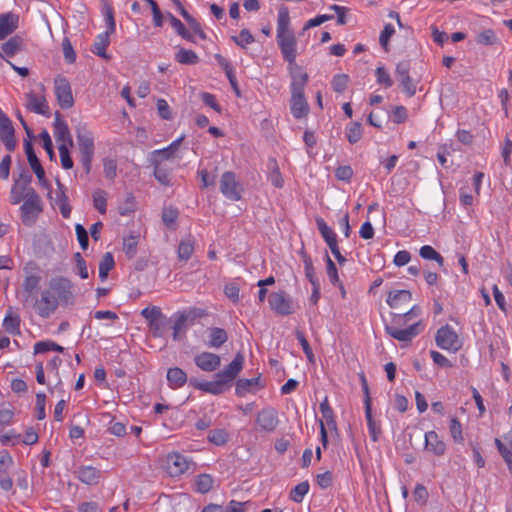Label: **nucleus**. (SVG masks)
<instances>
[{
  "label": "nucleus",
  "mask_w": 512,
  "mask_h": 512,
  "mask_svg": "<svg viewBox=\"0 0 512 512\" xmlns=\"http://www.w3.org/2000/svg\"><path fill=\"white\" fill-rule=\"evenodd\" d=\"M244 363V357L241 353H237L233 361L227 365L222 371L218 372L216 380L214 381H199L196 378H190L189 384L203 392L210 393L213 395H220L224 393L229 387L232 381L242 370Z\"/></svg>",
  "instance_id": "f257e3e1"
},
{
  "label": "nucleus",
  "mask_w": 512,
  "mask_h": 512,
  "mask_svg": "<svg viewBox=\"0 0 512 512\" xmlns=\"http://www.w3.org/2000/svg\"><path fill=\"white\" fill-rule=\"evenodd\" d=\"M295 69L297 73L293 72L292 76L290 109L296 119H301L306 117L309 112V105L304 96V88L308 82V74L304 72L301 67H295Z\"/></svg>",
  "instance_id": "f03ea898"
},
{
  "label": "nucleus",
  "mask_w": 512,
  "mask_h": 512,
  "mask_svg": "<svg viewBox=\"0 0 512 512\" xmlns=\"http://www.w3.org/2000/svg\"><path fill=\"white\" fill-rule=\"evenodd\" d=\"M42 282V270L35 261H28L23 266V281L21 284V302L23 307H30L33 298Z\"/></svg>",
  "instance_id": "7ed1b4c3"
},
{
  "label": "nucleus",
  "mask_w": 512,
  "mask_h": 512,
  "mask_svg": "<svg viewBox=\"0 0 512 512\" xmlns=\"http://www.w3.org/2000/svg\"><path fill=\"white\" fill-rule=\"evenodd\" d=\"M76 134L81 156L80 160L86 174H89L95 150L93 135L85 127H77Z\"/></svg>",
  "instance_id": "20e7f679"
},
{
  "label": "nucleus",
  "mask_w": 512,
  "mask_h": 512,
  "mask_svg": "<svg viewBox=\"0 0 512 512\" xmlns=\"http://www.w3.org/2000/svg\"><path fill=\"white\" fill-rule=\"evenodd\" d=\"M48 288L56 296L59 305L73 304V284L69 279L62 276L54 277L49 281Z\"/></svg>",
  "instance_id": "39448f33"
},
{
  "label": "nucleus",
  "mask_w": 512,
  "mask_h": 512,
  "mask_svg": "<svg viewBox=\"0 0 512 512\" xmlns=\"http://www.w3.org/2000/svg\"><path fill=\"white\" fill-rule=\"evenodd\" d=\"M30 306H32L36 313L41 318H49L58 308L59 304L56 300V296L47 287L40 293V298L35 296Z\"/></svg>",
  "instance_id": "423d86ee"
},
{
  "label": "nucleus",
  "mask_w": 512,
  "mask_h": 512,
  "mask_svg": "<svg viewBox=\"0 0 512 512\" xmlns=\"http://www.w3.org/2000/svg\"><path fill=\"white\" fill-rule=\"evenodd\" d=\"M42 210L43 206L40 196L36 192H30L29 198L24 200L20 207L23 224L26 226L33 225Z\"/></svg>",
  "instance_id": "0eeeda50"
},
{
  "label": "nucleus",
  "mask_w": 512,
  "mask_h": 512,
  "mask_svg": "<svg viewBox=\"0 0 512 512\" xmlns=\"http://www.w3.org/2000/svg\"><path fill=\"white\" fill-rule=\"evenodd\" d=\"M435 341L439 348L457 352L462 347V341L458 334L449 326L445 325L438 329L435 335Z\"/></svg>",
  "instance_id": "6e6552de"
},
{
  "label": "nucleus",
  "mask_w": 512,
  "mask_h": 512,
  "mask_svg": "<svg viewBox=\"0 0 512 512\" xmlns=\"http://www.w3.org/2000/svg\"><path fill=\"white\" fill-rule=\"evenodd\" d=\"M278 45L283 54L284 59L289 63L291 76L293 72L297 73L295 67H299L296 63L297 57V41L294 34L283 35L277 38Z\"/></svg>",
  "instance_id": "1a4fd4ad"
},
{
  "label": "nucleus",
  "mask_w": 512,
  "mask_h": 512,
  "mask_svg": "<svg viewBox=\"0 0 512 512\" xmlns=\"http://www.w3.org/2000/svg\"><path fill=\"white\" fill-rule=\"evenodd\" d=\"M55 95L58 104L62 109H69L74 105L71 85L69 81L62 76H57L54 81Z\"/></svg>",
  "instance_id": "9d476101"
},
{
  "label": "nucleus",
  "mask_w": 512,
  "mask_h": 512,
  "mask_svg": "<svg viewBox=\"0 0 512 512\" xmlns=\"http://www.w3.org/2000/svg\"><path fill=\"white\" fill-rule=\"evenodd\" d=\"M271 309L278 315L287 316L293 313V303L285 291L273 292L268 298Z\"/></svg>",
  "instance_id": "9b49d317"
},
{
  "label": "nucleus",
  "mask_w": 512,
  "mask_h": 512,
  "mask_svg": "<svg viewBox=\"0 0 512 512\" xmlns=\"http://www.w3.org/2000/svg\"><path fill=\"white\" fill-rule=\"evenodd\" d=\"M0 138L9 152L16 148L15 129L11 120L0 109Z\"/></svg>",
  "instance_id": "f8f14e48"
},
{
  "label": "nucleus",
  "mask_w": 512,
  "mask_h": 512,
  "mask_svg": "<svg viewBox=\"0 0 512 512\" xmlns=\"http://www.w3.org/2000/svg\"><path fill=\"white\" fill-rule=\"evenodd\" d=\"M220 191L228 199L239 201L241 193L238 190V182L235 174L231 171L224 172L220 179Z\"/></svg>",
  "instance_id": "ddd939ff"
},
{
  "label": "nucleus",
  "mask_w": 512,
  "mask_h": 512,
  "mask_svg": "<svg viewBox=\"0 0 512 512\" xmlns=\"http://www.w3.org/2000/svg\"><path fill=\"white\" fill-rule=\"evenodd\" d=\"M204 315V311L201 309L193 308L187 311L178 312L175 315V321L173 324V339L176 341L179 339V333L185 329L187 322H193L197 317Z\"/></svg>",
  "instance_id": "4468645a"
},
{
  "label": "nucleus",
  "mask_w": 512,
  "mask_h": 512,
  "mask_svg": "<svg viewBox=\"0 0 512 512\" xmlns=\"http://www.w3.org/2000/svg\"><path fill=\"white\" fill-rule=\"evenodd\" d=\"M410 64L408 61H401L396 66V75L403 91L409 97H413L416 94V85L409 75Z\"/></svg>",
  "instance_id": "2eb2a0df"
},
{
  "label": "nucleus",
  "mask_w": 512,
  "mask_h": 512,
  "mask_svg": "<svg viewBox=\"0 0 512 512\" xmlns=\"http://www.w3.org/2000/svg\"><path fill=\"white\" fill-rule=\"evenodd\" d=\"M24 149H25V153L27 155V160L29 162L31 169L36 174V177L39 180V183L41 185L45 186L47 184V180L45 177V171H44L38 157L35 154L33 144L30 140H24Z\"/></svg>",
  "instance_id": "dca6fc26"
},
{
  "label": "nucleus",
  "mask_w": 512,
  "mask_h": 512,
  "mask_svg": "<svg viewBox=\"0 0 512 512\" xmlns=\"http://www.w3.org/2000/svg\"><path fill=\"white\" fill-rule=\"evenodd\" d=\"M166 464L167 471L172 477L182 475L189 468V462L186 457L178 453L169 454Z\"/></svg>",
  "instance_id": "f3484780"
},
{
  "label": "nucleus",
  "mask_w": 512,
  "mask_h": 512,
  "mask_svg": "<svg viewBox=\"0 0 512 512\" xmlns=\"http://www.w3.org/2000/svg\"><path fill=\"white\" fill-rule=\"evenodd\" d=\"M194 362L201 370L213 372L219 368L221 358L219 355L211 352H202L195 356Z\"/></svg>",
  "instance_id": "a211bd4d"
},
{
  "label": "nucleus",
  "mask_w": 512,
  "mask_h": 512,
  "mask_svg": "<svg viewBox=\"0 0 512 512\" xmlns=\"http://www.w3.org/2000/svg\"><path fill=\"white\" fill-rule=\"evenodd\" d=\"M421 322L410 325L406 329H398L392 326H386V332L394 339L401 342H410L416 335L419 334V327Z\"/></svg>",
  "instance_id": "6ab92c4d"
},
{
  "label": "nucleus",
  "mask_w": 512,
  "mask_h": 512,
  "mask_svg": "<svg viewBox=\"0 0 512 512\" xmlns=\"http://www.w3.org/2000/svg\"><path fill=\"white\" fill-rule=\"evenodd\" d=\"M183 139L184 136H181L180 138L173 141L168 147L153 151L150 156L151 164L160 165L163 161L171 159L175 152L178 150Z\"/></svg>",
  "instance_id": "aec40b11"
},
{
  "label": "nucleus",
  "mask_w": 512,
  "mask_h": 512,
  "mask_svg": "<svg viewBox=\"0 0 512 512\" xmlns=\"http://www.w3.org/2000/svg\"><path fill=\"white\" fill-rule=\"evenodd\" d=\"M256 422L264 431H273L278 424L277 412L273 408L261 410L256 417Z\"/></svg>",
  "instance_id": "412c9836"
},
{
  "label": "nucleus",
  "mask_w": 512,
  "mask_h": 512,
  "mask_svg": "<svg viewBox=\"0 0 512 512\" xmlns=\"http://www.w3.org/2000/svg\"><path fill=\"white\" fill-rule=\"evenodd\" d=\"M19 24V16L12 12L4 13L0 15V40L5 39L11 35Z\"/></svg>",
  "instance_id": "4be33fe9"
},
{
  "label": "nucleus",
  "mask_w": 512,
  "mask_h": 512,
  "mask_svg": "<svg viewBox=\"0 0 512 512\" xmlns=\"http://www.w3.org/2000/svg\"><path fill=\"white\" fill-rule=\"evenodd\" d=\"M54 133L56 140L61 142L60 144L73 146V139L71 137L68 125L65 121L61 120L59 112L55 113Z\"/></svg>",
  "instance_id": "5701e85b"
},
{
  "label": "nucleus",
  "mask_w": 512,
  "mask_h": 512,
  "mask_svg": "<svg viewBox=\"0 0 512 512\" xmlns=\"http://www.w3.org/2000/svg\"><path fill=\"white\" fill-rule=\"evenodd\" d=\"M26 107L30 111L40 115H48L49 107L46 103L44 96H37L34 92H29L26 96Z\"/></svg>",
  "instance_id": "b1692460"
},
{
  "label": "nucleus",
  "mask_w": 512,
  "mask_h": 512,
  "mask_svg": "<svg viewBox=\"0 0 512 512\" xmlns=\"http://www.w3.org/2000/svg\"><path fill=\"white\" fill-rule=\"evenodd\" d=\"M412 294L409 290L391 291L387 298V303L391 308L401 310L402 304H409Z\"/></svg>",
  "instance_id": "393cba45"
},
{
  "label": "nucleus",
  "mask_w": 512,
  "mask_h": 512,
  "mask_svg": "<svg viewBox=\"0 0 512 512\" xmlns=\"http://www.w3.org/2000/svg\"><path fill=\"white\" fill-rule=\"evenodd\" d=\"M425 445L429 451L438 456L443 455L446 449L445 443L439 439L435 431H429L425 434Z\"/></svg>",
  "instance_id": "a878e982"
},
{
  "label": "nucleus",
  "mask_w": 512,
  "mask_h": 512,
  "mask_svg": "<svg viewBox=\"0 0 512 512\" xmlns=\"http://www.w3.org/2000/svg\"><path fill=\"white\" fill-rule=\"evenodd\" d=\"M100 476V470L92 466L80 467L78 470V479L87 485H96Z\"/></svg>",
  "instance_id": "bb28decb"
},
{
  "label": "nucleus",
  "mask_w": 512,
  "mask_h": 512,
  "mask_svg": "<svg viewBox=\"0 0 512 512\" xmlns=\"http://www.w3.org/2000/svg\"><path fill=\"white\" fill-rule=\"evenodd\" d=\"M167 380L172 389H178L186 384L188 378L187 374L181 368L173 367L169 368L167 371Z\"/></svg>",
  "instance_id": "cd10ccee"
},
{
  "label": "nucleus",
  "mask_w": 512,
  "mask_h": 512,
  "mask_svg": "<svg viewBox=\"0 0 512 512\" xmlns=\"http://www.w3.org/2000/svg\"><path fill=\"white\" fill-rule=\"evenodd\" d=\"M30 192H36L31 186H24L15 183L11 187L10 201L13 205L19 204L22 200L29 198Z\"/></svg>",
  "instance_id": "c85d7f7f"
},
{
  "label": "nucleus",
  "mask_w": 512,
  "mask_h": 512,
  "mask_svg": "<svg viewBox=\"0 0 512 512\" xmlns=\"http://www.w3.org/2000/svg\"><path fill=\"white\" fill-rule=\"evenodd\" d=\"M24 49V40L21 36L15 35L11 37L8 41L3 43L2 51L3 55L6 57H13L18 52Z\"/></svg>",
  "instance_id": "c756f323"
},
{
  "label": "nucleus",
  "mask_w": 512,
  "mask_h": 512,
  "mask_svg": "<svg viewBox=\"0 0 512 512\" xmlns=\"http://www.w3.org/2000/svg\"><path fill=\"white\" fill-rule=\"evenodd\" d=\"M21 319L17 314L13 313V308L9 307L7 314L3 320L4 329L12 335L20 334Z\"/></svg>",
  "instance_id": "7c9ffc66"
},
{
  "label": "nucleus",
  "mask_w": 512,
  "mask_h": 512,
  "mask_svg": "<svg viewBox=\"0 0 512 512\" xmlns=\"http://www.w3.org/2000/svg\"><path fill=\"white\" fill-rule=\"evenodd\" d=\"M290 17L287 8H281L277 20V38L283 35L293 34L289 28Z\"/></svg>",
  "instance_id": "2f4dec72"
},
{
  "label": "nucleus",
  "mask_w": 512,
  "mask_h": 512,
  "mask_svg": "<svg viewBox=\"0 0 512 512\" xmlns=\"http://www.w3.org/2000/svg\"><path fill=\"white\" fill-rule=\"evenodd\" d=\"M318 230L329 247L337 244L335 232L326 224L322 218L316 220Z\"/></svg>",
  "instance_id": "473e14b6"
},
{
  "label": "nucleus",
  "mask_w": 512,
  "mask_h": 512,
  "mask_svg": "<svg viewBox=\"0 0 512 512\" xmlns=\"http://www.w3.org/2000/svg\"><path fill=\"white\" fill-rule=\"evenodd\" d=\"M109 34L108 33H102L97 36V39L94 43L93 52L100 56L101 58L105 60H109L110 56L106 53V47L109 45Z\"/></svg>",
  "instance_id": "72a5a7b5"
},
{
  "label": "nucleus",
  "mask_w": 512,
  "mask_h": 512,
  "mask_svg": "<svg viewBox=\"0 0 512 512\" xmlns=\"http://www.w3.org/2000/svg\"><path fill=\"white\" fill-rule=\"evenodd\" d=\"M214 479L210 474H200L195 479V490L198 493H208L213 488Z\"/></svg>",
  "instance_id": "f704fd0d"
},
{
  "label": "nucleus",
  "mask_w": 512,
  "mask_h": 512,
  "mask_svg": "<svg viewBox=\"0 0 512 512\" xmlns=\"http://www.w3.org/2000/svg\"><path fill=\"white\" fill-rule=\"evenodd\" d=\"M114 266L115 261L113 255L110 252H106L99 263V277L102 281L108 277L109 272Z\"/></svg>",
  "instance_id": "c9c22d12"
},
{
  "label": "nucleus",
  "mask_w": 512,
  "mask_h": 512,
  "mask_svg": "<svg viewBox=\"0 0 512 512\" xmlns=\"http://www.w3.org/2000/svg\"><path fill=\"white\" fill-rule=\"evenodd\" d=\"M259 383V377L251 378V379H239L236 383V394L240 397H243L249 392L253 391V388L256 387Z\"/></svg>",
  "instance_id": "e433bc0d"
},
{
  "label": "nucleus",
  "mask_w": 512,
  "mask_h": 512,
  "mask_svg": "<svg viewBox=\"0 0 512 512\" xmlns=\"http://www.w3.org/2000/svg\"><path fill=\"white\" fill-rule=\"evenodd\" d=\"M168 18L172 27L176 30L179 36L187 41L195 42L193 35L185 28L184 24L178 18L171 13H168Z\"/></svg>",
  "instance_id": "4c0bfd02"
},
{
  "label": "nucleus",
  "mask_w": 512,
  "mask_h": 512,
  "mask_svg": "<svg viewBox=\"0 0 512 512\" xmlns=\"http://www.w3.org/2000/svg\"><path fill=\"white\" fill-rule=\"evenodd\" d=\"M175 59L179 63L185 65H193L199 61V57L194 51L184 48L179 49V51L175 54Z\"/></svg>",
  "instance_id": "58836bf2"
},
{
  "label": "nucleus",
  "mask_w": 512,
  "mask_h": 512,
  "mask_svg": "<svg viewBox=\"0 0 512 512\" xmlns=\"http://www.w3.org/2000/svg\"><path fill=\"white\" fill-rule=\"evenodd\" d=\"M227 333L222 328H212L210 332L209 346L219 348L227 341Z\"/></svg>",
  "instance_id": "ea45409f"
},
{
  "label": "nucleus",
  "mask_w": 512,
  "mask_h": 512,
  "mask_svg": "<svg viewBox=\"0 0 512 512\" xmlns=\"http://www.w3.org/2000/svg\"><path fill=\"white\" fill-rule=\"evenodd\" d=\"M419 255L426 260H433L442 267L444 265V258L429 245L422 246L419 250Z\"/></svg>",
  "instance_id": "a19ab883"
},
{
  "label": "nucleus",
  "mask_w": 512,
  "mask_h": 512,
  "mask_svg": "<svg viewBox=\"0 0 512 512\" xmlns=\"http://www.w3.org/2000/svg\"><path fill=\"white\" fill-rule=\"evenodd\" d=\"M320 411L329 428L336 430V421L334 419V413L329 405L327 397H325L324 400L320 403Z\"/></svg>",
  "instance_id": "79ce46f5"
},
{
  "label": "nucleus",
  "mask_w": 512,
  "mask_h": 512,
  "mask_svg": "<svg viewBox=\"0 0 512 512\" xmlns=\"http://www.w3.org/2000/svg\"><path fill=\"white\" fill-rule=\"evenodd\" d=\"M365 417L368 424V429L371 435V438L374 442L378 440V435L381 433V429L376 425L373 416H372V407L371 404L367 403L365 407Z\"/></svg>",
  "instance_id": "37998d69"
},
{
  "label": "nucleus",
  "mask_w": 512,
  "mask_h": 512,
  "mask_svg": "<svg viewBox=\"0 0 512 512\" xmlns=\"http://www.w3.org/2000/svg\"><path fill=\"white\" fill-rule=\"evenodd\" d=\"M309 491V483L308 481H303L297 484L290 492V499L296 503H301L304 496Z\"/></svg>",
  "instance_id": "c03bdc74"
},
{
  "label": "nucleus",
  "mask_w": 512,
  "mask_h": 512,
  "mask_svg": "<svg viewBox=\"0 0 512 512\" xmlns=\"http://www.w3.org/2000/svg\"><path fill=\"white\" fill-rule=\"evenodd\" d=\"M498 41V38L495 34V32L491 29L484 30L477 34L476 36V42L481 45L485 46H491L496 44Z\"/></svg>",
  "instance_id": "a18cd8bd"
},
{
  "label": "nucleus",
  "mask_w": 512,
  "mask_h": 512,
  "mask_svg": "<svg viewBox=\"0 0 512 512\" xmlns=\"http://www.w3.org/2000/svg\"><path fill=\"white\" fill-rule=\"evenodd\" d=\"M194 252V242L192 240H182L178 247V257L180 260L187 261Z\"/></svg>",
  "instance_id": "49530a36"
},
{
  "label": "nucleus",
  "mask_w": 512,
  "mask_h": 512,
  "mask_svg": "<svg viewBox=\"0 0 512 512\" xmlns=\"http://www.w3.org/2000/svg\"><path fill=\"white\" fill-rule=\"evenodd\" d=\"M93 204L99 213L104 214L106 212L107 199L104 190L97 189L93 192Z\"/></svg>",
  "instance_id": "de8ad7c7"
},
{
  "label": "nucleus",
  "mask_w": 512,
  "mask_h": 512,
  "mask_svg": "<svg viewBox=\"0 0 512 512\" xmlns=\"http://www.w3.org/2000/svg\"><path fill=\"white\" fill-rule=\"evenodd\" d=\"M50 350L57 351V352H63L64 348L52 341H40V342H37L34 346L35 354L44 353V352H47Z\"/></svg>",
  "instance_id": "09e8293b"
},
{
  "label": "nucleus",
  "mask_w": 512,
  "mask_h": 512,
  "mask_svg": "<svg viewBox=\"0 0 512 512\" xmlns=\"http://www.w3.org/2000/svg\"><path fill=\"white\" fill-rule=\"evenodd\" d=\"M208 440L217 446L224 445L228 441V433L224 429L211 430Z\"/></svg>",
  "instance_id": "8fccbe9b"
},
{
  "label": "nucleus",
  "mask_w": 512,
  "mask_h": 512,
  "mask_svg": "<svg viewBox=\"0 0 512 512\" xmlns=\"http://www.w3.org/2000/svg\"><path fill=\"white\" fill-rule=\"evenodd\" d=\"M149 329L152 333V336L155 338H160L164 334V329L167 325V317L164 315L161 319L155 320L148 324Z\"/></svg>",
  "instance_id": "3c124183"
},
{
  "label": "nucleus",
  "mask_w": 512,
  "mask_h": 512,
  "mask_svg": "<svg viewBox=\"0 0 512 512\" xmlns=\"http://www.w3.org/2000/svg\"><path fill=\"white\" fill-rule=\"evenodd\" d=\"M347 139L351 144L358 142L362 137V126L359 122H353L347 129Z\"/></svg>",
  "instance_id": "603ef678"
},
{
  "label": "nucleus",
  "mask_w": 512,
  "mask_h": 512,
  "mask_svg": "<svg viewBox=\"0 0 512 512\" xmlns=\"http://www.w3.org/2000/svg\"><path fill=\"white\" fill-rule=\"evenodd\" d=\"M349 76L347 74H337L332 79V87L336 93H343L347 88Z\"/></svg>",
  "instance_id": "864d4df0"
},
{
  "label": "nucleus",
  "mask_w": 512,
  "mask_h": 512,
  "mask_svg": "<svg viewBox=\"0 0 512 512\" xmlns=\"http://www.w3.org/2000/svg\"><path fill=\"white\" fill-rule=\"evenodd\" d=\"M141 315L148 321V324L164 316L161 309L157 306L146 307L141 311Z\"/></svg>",
  "instance_id": "5fc2aeb1"
},
{
  "label": "nucleus",
  "mask_w": 512,
  "mask_h": 512,
  "mask_svg": "<svg viewBox=\"0 0 512 512\" xmlns=\"http://www.w3.org/2000/svg\"><path fill=\"white\" fill-rule=\"evenodd\" d=\"M296 337L301 344L308 361L312 364L315 363V356L304 334L300 330H297Z\"/></svg>",
  "instance_id": "6e6d98bb"
},
{
  "label": "nucleus",
  "mask_w": 512,
  "mask_h": 512,
  "mask_svg": "<svg viewBox=\"0 0 512 512\" xmlns=\"http://www.w3.org/2000/svg\"><path fill=\"white\" fill-rule=\"evenodd\" d=\"M178 218V210L173 207H166L162 211V220L167 227L175 224Z\"/></svg>",
  "instance_id": "4d7b16f0"
},
{
  "label": "nucleus",
  "mask_w": 512,
  "mask_h": 512,
  "mask_svg": "<svg viewBox=\"0 0 512 512\" xmlns=\"http://www.w3.org/2000/svg\"><path fill=\"white\" fill-rule=\"evenodd\" d=\"M62 48L66 62L69 64H73L76 61V52L74 51L69 38L65 37L63 39Z\"/></svg>",
  "instance_id": "13d9d810"
},
{
  "label": "nucleus",
  "mask_w": 512,
  "mask_h": 512,
  "mask_svg": "<svg viewBox=\"0 0 512 512\" xmlns=\"http://www.w3.org/2000/svg\"><path fill=\"white\" fill-rule=\"evenodd\" d=\"M495 444L498 448L499 453L509 466V469L512 470V446H505L499 439H495Z\"/></svg>",
  "instance_id": "bf43d9fd"
},
{
  "label": "nucleus",
  "mask_w": 512,
  "mask_h": 512,
  "mask_svg": "<svg viewBox=\"0 0 512 512\" xmlns=\"http://www.w3.org/2000/svg\"><path fill=\"white\" fill-rule=\"evenodd\" d=\"M58 149L62 167L67 170L71 169L73 167V160L70 157L68 146L66 144H60Z\"/></svg>",
  "instance_id": "052dcab7"
},
{
  "label": "nucleus",
  "mask_w": 512,
  "mask_h": 512,
  "mask_svg": "<svg viewBox=\"0 0 512 512\" xmlns=\"http://www.w3.org/2000/svg\"><path fill=\"white\" fill-rule=\"evenodd\" d=\"M134 201H135V198H134L133 194L130 192L127 193L124 203L119 206V209H118L119 213L122 216H126V215H129L130 213H132L135 210Z\"/></svg>",
  "instance_id": "680f3d73"
},
{
  "label": "nucleus",
  "mask_w": 512,
  "mask_h": 512,
  "mask_svg": "<svg viewBox=\"0 0 512 512\" xmlns=\"http://www.w3.org/2000/svg\"><path fill=\"white\" fill-rule=\"evenodd\" d=\"M232 40L240 47L244 48L246 44L253 43L255 41L253 35L248 29H242L239 37L232 36Z\"/></svg>",
  "instance_id": "e2e57ef3"
},
{
  "label": "nucleus",
  "mask_w": 512,
  "mask_h": 512,
  "mask_svg": "<svg viewBox=\"0 0 512 512\" xmlns=\"http://www.w3.org/2000/svg\"><path fill=\"white\" fill-rule=\"evenodd\" d=\"M137 238L135 236H129L123 241V249L129 258H133L137 251Z\"/></svg>",
  "instance_id": "0e129e2a"
},
{
  "label": "nucleus",
  "mask_w": 512,
  "mask_h": 512,
  "mask_svg": "<svg viewBox=\"0 0 512 512\" xmlns=\"http://www.w3.org/2000/svg\"><path fill=\"white\" fill-rule=\"evenodd\" d=\"M414 500L420 504L425 505L429 498V493L425 486L422 484H417L413 491Z\"/></svg>",
  "instance_id": "69168bd1"
},
{
  "label": "nucleus",
  "mask_w": 512,
  "mask_h": 512,
  "mask_svg": "<svg viewBox=\"0 0 512 512\" xmlns=\"http://www.w3.org/2000/svg\"><path fill=\"white\" fill-rule=\"evenodd\" d=\"M75 231L77 235L78 242L83 250H86L89 245V237L88 232L81 224H76Z\"/></svg>",
  "instance_id": "338daca9"
},
{
  "label": "nucleus",
  "mask_w": 512,
  "mask_h": 512,
  "mask_svg": "<svg viewBox=\"0 0 512 512\" xmlns=\"http://www.w3.org/2000/svg\"><path fill=\"white\" fill-rule=\"evenodd\" d=\"M450 433L454 441L463 442L462 427L456 417H453L450 422Z\"/></svg>",
  "instance_id": "774afa93"
}]
</instances>
